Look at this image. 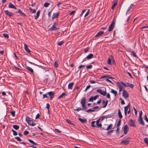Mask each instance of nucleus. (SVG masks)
<instances>
[{
	"label": "nucleus",
	"mask_w": 148,
	"mask_h": 148,
	"mask_svg": "<svg viewBox=\"0 0 148 148\" xmlns=\"http://www.w3.org/2000/svg\"><path fill=\"white\" fill-rule=\"evenodd\" d=\"M12 131L13 132V134L14 135L16 136V135H17V134H17V132L16 131H15L13 129H12Z\"/></svg>",
	"instance_id": "38"
},
{
	"label": "nucleus",
	"mask_w": 148,
	"mask_h": 148,
	"mask_svg": "<svg viewBox=\"0 0 148 148\" xmlns=\"http://www.w3.org/2000/svg\"><path fill=\"white\" fill-rule=\"evenodd\" d=\"M114 130H111L108 132L107 133V135H110L111 134V133L113 132Z\"/></svg>",
	"instance_id": "40"
},
{
	"label": "nucleus",
	"mask_w": 148,
	"mask_h": 148,
	"mask_svg": "<svg viewBox=\"0 0 148 148\" xmlns=\"http://www.w3.org/2000/svg\"><path fill=\"white\" fill-rule=\"evenodd\" d=\"M15 138L18 141H21V140L18 137H16Z\"/></svg>",
	"instance_id": "51"
},
{
	"label": "nucleus",
	"mask_w": 148,
	"mask_h": 148,
	"mask_svg": "<svg viewBox=\"0 0 148 148\" xmlns=\"http://www.w3.org/2000/svg\"><path fill=\"white\" fill-rule=\"evenodd\" d=\"M3 36L6 38H9V36L7 34L4 33L3 34Z\"/></svg>",
	"instance_id": "41"
},
{
	"label": "nucleus",
	"mask_w": 148,
	"mask_h": 148,
	"mask_svg": "<svg viewBox=\"0 0 148 148\" xmlns=\"http://www.w3.org/2000/svg\"><path fill=\"white\" fill-rule=\"evenodd\" d=\"M78 120L82 123H85L87 122V120L85 119L79 118Z\"/></svg>",
	"instance_id": "24"
},
{
	"label": "nucleus",
	"mask_w": 148,
	"mask_h": 148,
	"mask_svg": "<svg viewBox=\"0 0 148 148\" xmlns=\"http://www.w3.org/2000/svg\"><path fill=\"white\" fill-rule=\"evenodd\" d=\"M63 41H62L58 42L57 44L59 46H61L62 45V44L63 43Z\"/></svg>",
	"instance_id": "48"
},
{
	"label": "nucleus",
	"mask_w": 148,
	"mask_h": 148,
	"mask_svg": "<svg viewBox=\"0 0 148 148\" xmlns=\"http://www.w3.org/2000/svg\"><path fill=\"white\" fill-rule=\"evenodd\" d=\"M95 122V121H92L91 122V126L92 127H95L94 124Z\"/></svg>",
	"instance_id": "47"
},
{
	"label": "nucleus",
	"mask_w": 148,
	"mask_h": 148,
	"mask_svg": "<svg viewBox=\"0 0 148 148\" xmlns=\"http://www.w3.org/2000/svg\"><path fill=\"white\" fill-rule=\"evenodd\" d=\"M15 111H11L10 112V113L11 115L13 116H15Z\"/></svg>",
	"instance_id": "44"
},
{
	"label": "nucleus",
	"mask_w": 148,
	"mask_h": 148,
	"mask_svg": "<svg viewBox=\"0 0 148 148\" xmlns=\"http://www.w3.org/2000/svg\"><path fill=\"white\" fill-rule=\"evenodd\" d=\"M110 92L113 94L114 95V96H116L117 93V92L116 91L112 89H111V91H110Z\"/></svg>",
	"instance_id": "25"
},
{
	"label": "nucleus",
	"mask_w": 148,
	"mask_h": 148,
	"mask_svg": "<svg viewBox=\"0 0 148 148\" xmlns=\"http://www.w3.org/2000/svg\"><path fill=\"white\" fill-rule=\"evenodd\" d=\"M55 131L57 132L58 133H60L62 132V131H61L59 130L56 129H55Z\"/></svg>",
	"instance_id": "63"
},
{
	"label": "nucleus",
	"mask_w": 148,
	"mask_h": 148,
	"mask_svg": "<svg viewBox=\"0 0 148 148\" xmlns=\"http://www.w3.org/2000/svg\"><path fill=\"white\" fill-rule=\"evenodd\" d=\"M73 85L74 83L73 82L69 83L68 85V89H72Z\"/></svg>",
	"instance_id": "17"
},
{
	"label": "nucleus",
	"mask_w": 148,
	"mask_h": 148,
	"mask_svg": "<svg viewBox=\"0 0 148 148\" xmlns=\"http://www.w3.org/2000/svg\"><path fill=\"white\" fill-rule=\"evenodd\" d=\"M66 121L69 124L73 125H74L69 120L66 119Z\"/></svg>",
	"instance_id": "43"
},
{
	"label": "nucleus",
	"mask_w": 148,
	"mask_h": 148,
	"mask_svg": "<svg viewBox=\"0 0 148 148\" xmlns=\"http://www.w3.org/2000/svg\"><path fill=\"white\" fill-rule=\"evenodd\" d=\"M118 114L119 117L120 119H121L123 117V116L122 115L120 109H119L118 110Z\"/></svg>",
	"instance_id": "22"
},
{
	"label": "nucleus",
	"mask_w": 148,
	"mask_h": 148,
	"mask_svg": "<svg viewBox=\"0 0 148 148\" xmlns=\"http://www.w3.org/2000/svg\"><path fill=\"white\" fill-rule=\"evenodd\" d=\"M117 1H115L114 2V3L111 7V8L112 9H114V8L117 5Z\"/></svg>",
	"instance_id": "27"
},
{
	"label": "nucleus",
	"mask_w": 148,
	"mask_h": 148,
	"mask_svg": "<svg viewBox=\"0 0 148 148\" xmlns=\"http://www.w3.org/2000/svg\"><path fill=\"white\" fill-rule=\"evenodd\" d=\"M49 107H50L49 104V103H47V104L46 108L48 109V112H49Z\"/></svg>",
	"instance_id": "53"
},
{
	"label": "nucleus",
	"mask_w": 148,
	"mask_h": 148,
	"mask_svg": "<svg viewBox=\"0 0 148 148\" xmlns=\"http://www.w3.org/2000/svg\"><path fill=\"white\" fill-rule=\"evenodd\" d=\"M30 12H32V13H35L36 12V10H34L33 9H32L31 8H29Z\"/></svg>",
	"instance_id": "32"
},
{
	"label": "nucleus",
	"mask_w": 148,
	"mask_h": 148,
	"mask_svg": "<svg viewBox=\"0 0 148 148\" xmlns=\"http://www.w3.org/2000/svg\"><path fill=\"white\" fill-rule=\"evenodd\" d=\"M92 67V66L91 65H88L86 66V69H91Z\"/></svg>",
	"instance_id": "45"
},
{
	"label": "nucleus",
	"mask_w": 148,
	"mask_h": 148,
	"mask_svg": "<svg viewBox=\"0 0 148 148\" xmlns=\"http://www.w3.org/2000/svg\"><path fill=\"white\" fill-rule=\"evenodd\" d=\"M8 7L9 8H14L15 9H16V7L11 3H9L8 5Z\"/></svg>",
	"instance_id": "16"
},
{
	"label": "nucleus",
	"mask_w": 148,
	"mask_h": 148,
	"mask_svg": "<svg viewBox=\"0 0 148 148\" xmlns=\"http://www.w3.org/2000/svg\"><path fill=\"white\" fill-rule=\"evenodd\" d=\"M86 99L85 98H83L81 101V103L82 105V107L85 110L87 109V108L85 106V103L86 102Z\"/></svg>",
	"instance_id": "3"
},
{
	"label": "nucleus",
	"mask_w": 148,
	"mask_h": 148,
	"mask_svg": "<svg viewBox=\"0 0 148 148\" xmlns=\"http://www.w3.org/2000/svg\"><path fill=\"white\" fill-rule=\"evenodd\" d=\"M130 103H128V105L125 106L124 107V112H125V115H126L127 114V110L128 109V108H130Z\"/></svg>",
	"instance_id": "9"
},
{
	"label": "nucleus",
	"mask_w": 148,
	"mask_h": 148,
	"mask_svg": "<svg viewBox=\"0 0 148 148\" xmlns=\"http://www.w3.org/2000/svg\"><path fill=\"white\" fill-rule=\"evenodd\" d=\"M13 127L16 130H18L19 128V126L17 125H14L13 126Z\"/></svg>",
	"instance_id": "33"
},
{
	"label": "nucleus",
	"mask_w": 148,
	"mask_h": 148,
	"mask_svg": "<svg viewBox=\"0 0 148 148\" xmlns=\"http://www.w3.org/2000/svg\"><path fill=\"white\" fill-rule=\"evenodd\" d=\"M89 10H88L87 11V12H86V14H85L84 16V17H86V16H88L89 13H90V12H89Z\"/></svg>",
	"instance_id": "55"
},
{
	"label": "nucleus",
	"mask_w": 148,
	"mask_h": 148,
	"mask_svg": "<svg viewBox=\"0 0 148 148\" xmlns=\"http://www.w3.org/2000/svg\"><path fill=\"white\" fill-rule=\"evenodd\" d=\"M23 134L25 135H26L29 134V132L28 131L25 130Z\"/></svg>",
	"instance_id": "58"
},
{
	"label": "nucleus",
	"mask_w": 148,
	"mask_h": 148,
	"mask_svg": "<svg viewBox=\"0 0 148 148\" xmlns=\"http://www.w3.org/2000/svg\"><path fill=\"white\" fill-rule=\"evenodd\" d=\"M120 129H119V127L118 128L117 127V129L116 130V134L117 135L119 134L120 133Z\"/></svg>",
	"instance_id": "42"
},
{
	"label": "nucleus",
	"mask_w": 148,
	"mask_h": 148,
	"mask_svg": "<svg viewBox=\"0 0 148 148\" xmlns=\"http://www.w3.org/2000/svg\"><path fill=\"white\" fill-rule=\"evenodd\" d=\"M50 4V3L46 2L44 3V6L45 7H47Z\"/></svg>",
	"instance_id": "36"
},
{
	"label": "nucleus",
	"mask_w": 148,
	"mask_h": 148,
	"mask_svg": "<svg viewBox=\"0 0 148 148\" xmlns=\"http://www.w3.org/2000/svg\"><path fill=\"white\" fill-rule=\"evenodd\" d=\"M121 119H120L119 120L116 126H117V127L118 128L119 127V126L120 125V124H121Z\"/></svg>",
	"instance_id": "35"
},
{
	"label": "nucleus",
	"mask_w": 148,
	"mask_h": 148,
	"mask_svg": "<svg viewBox=\"0 0 148 148\" xmlns=\"http://www.w3.org/2000/svg\"><path fill=\"white\" fill-rule=\"evenodd\" d=\"M95 111V110L94 109H89L88 110H87L86 112H93Z\"/></svg>",
	"instance_id": "46"
},
{
	"label": "nucleus",
	"mask_w": 148,
	"mask_h": 148,
	"mask_svg": "<svg viewBox=\"0 0 148 148\" xmlns=\"http://www.w3.org/2000/svg\"><path fill=\"white\" fill-rule=\"evenodd\" d=\"M131 55L132 56L134 57H136V58L138 57L136 55V53L135 52H134V51H132L131 53Z\"/></svg>",
	"instance_id": "34"
},
{
	"label": "nucleus",
	"mask_w": 148,
	"mask_h": 148,
	"mask_svg": "<svg viewBox=\"0 0 148 148\" xmlns=\"http://www.w3.org/2000/svg\"><path fill=\"white\" fill-rule=\"evenodd\" d=\"M25 121L27 122L28 124L31 121V118L28 116H26L25 118Z\"/></svg>",
	"instance_id": "20"
},
{
	"label": "nucleus",
	"mask_w": 148,
	"mask_h": 148,
	"mask_svg": "<svg viewBox=\"0 0 148 148\" xmlns=\"http://www.w3.org/2000/svg\"><path fill=\"white\" fill-rule=\"evenodd\" d=\"M85 66L84 65H80L78 67L79 69H81L82 67H84Z\"/></svg>",
	"instance_id": "59"
},
{
	"label": "nucleus",
	"mask_w": 148,
	"mask_h": 148,
	"mask_svg": "<svg viewBox=\"0 0 148 148\" xmlns=\"http://www.w3.org/2000/svg\"><path fill=\"white\" fill-rule=\"evenodd\" d=\"M98 96H99L98 95H96L94 97H93V100H95Z\"/></svg>",
	"instance_id": "64"
},
{
	"label": "nucleus",
	"mask_w": 148,
	"mask_h": 148,
	"mask_svg": "<svg viewBox=\"0 0 148 148\" xmlns=\"http://www.w3.org/2000/svg\"><path fill=\"white\" fill-rule=\"evenodd\" d=\"M90 85H89L88 86H87V87H86V88L85 89V92L87 90L90 88Z\"/></svg>",
	"instance_id": "60"
},
{
	"label": "nucleus",
	"mask_w": 148,
	"mask_h": 148,
	"mask_svg": "<svg viewBox=\"0 0 148 148\" xmlns=\"http://www.w3.org/2000/svg\"><path fill=\"white\" fill-rule=\"evenodd\" d=\"M129 130V127L127 125H125L124 127L123 132L124 134H127Z\"/></svg>",
	"instance_id": "8"
},
{
	"label": "nucleus",
	"mask_w": 148,
	"mask_h": 148,
	"mask_svg": "<svg viewBox=\"0 0 148 148\" xmlns=\"http://www.w3.org/2000/svg\"><path fill=\"white\" fill-rule=\"evenodd\" d=\"M29 124L32 126H34L36 125V123H34L33 122H32L31 123H29Z\"/></svg>",
	"instance_id": "62"
},
{
	"label": "nucleus",
	"mask_w": 148,
	"mask_h": 148,
	"mask_svg": "<svg viewBox=\"0 0 148 148\" xmlns=\"http://www.w3.org/2000/svg\"><path fill=\"white\" fill-rule=\"evenodd\" d=\"M67 94H65L64 93H63L59 97H58V99H60L61 97H62L63 96H67Z\"/></svg>",
	"instance_id": "30"
},
{
	"label": "nucleus",
	"mask_w": 148,
	"mask_h": 148,
	"mask_svg": "<svg viewBox=\"0 0 148 148\" xmlns=\"http://www.w3.org/2000/svg\"><path fill=\"white\" fill-rule=\"evenodd\" d=\"M83 110V108H78L76 109H75V110L74 109V110H76L77 111H80V110Z\"/></svg>",
	"instance_id": "49"
},
{
	"label": "nucleus",
	"mask_w": 148,
	"mask_h": 148,
	"mask_svg": "<svg viewBox=\"0 0 148 148\" xmlns=\"http://www.w3.org/2000/svg\"><path fill=\"white\" fill-rule=\"evenodd\" d=\"M16 12H17V13H19L21 15H22L24 16H26V15H25V14L23 12H21L20 10H19L18 11H17V12L16 11Z\"/></svg>",
	"instance_id": "29"
},
{
	"label": "nucleus",
	"mask_w": 148,
	"mask_h": 148,
	"mask_svg": "<svg viewBox=\"0 0 148 148\" xmlns=\"http://www.w3.org/2000/svg\"><path fill=\"white\" fill-rule=\"evenodd\" d=\"M28 141H29L31 143H32V144H33L34 145H38V144L36 143H35V142H34L33 140H31V139H28Z\"/></svg>",
	"instance_id": "31"
},
{
	"label": "nucleus",
	"mask_w": 148,
	"mask_h": 148,
	"mask_svg": "<svg viewBox=\"0 0 148 148\" xmlns=\"http://www.w3.org/2000/svg\"><path fill=\"white\" fill-rule=\"evenodd\" d=\"M104 33V32L103 31H99L97 33V34L95 36V37H99L100 36H101V35L103 34Z\"/></svg>",
	"instance_id": "18"
},
{
	"label": "nucleus",
	"mask_w": 148,
	"mask_h": 148,
	"mask_svg": "<svg viewBox=\"0 0 148 148\" xmlns=\"http://www.w3.org/2000/svg\"><path fill=\"white\" fill-rule=\"evenodd\" d=\"M108 102V100H106V102H105V101L104 100H103V101L102 102V103L103 104L105 103V104L102 106V108H105L107 106Z\"/></svg>",
	"instance_id": "19"
},
{
	"label": "nucleus",
	"mask_w": 148,
	"mask_h": 148,
	"mask_svg": "<svg viewBox=\"0 0 148 148\" xmlns=\"http://www.w3.org/2000/svg\"><path fill=\"white\" fill-rule=\"evenodd\" d=\"M130 125L131 126L133 127H136V125L135 124L134 121H133L132 119H131L130 121Z\"/></svg>",
	"instance_id": "10"
},
{
	"label": "nucleus",
	"mask_w": 148,
	"mask_h": 148,
	"mask_svg": "<svg viewBox=\"0 0 148 148\" xmlns=\"http://www.w3.org/2000/svg\"><path fill=\"white\" fill-rule=\"evenodd\" d=\"M26 69L27 70L30 72L32 73H34V71L33 69L31 67L28 66H27L26 67Z\"/></svg>",
	"instance_id": "21"
},
{
	"label": "nucleus",
	"mask_w": 148,
	"mask_h": 148,
	"mask_svg": "<svg viewBox=\"0 0 148 148\" xmlns=\"http://www.w3.org/2000/svg\"><path fill=\"white\" fill-rule=\"evenodd\" d=\"M98 127H101V123H96Z\"/></svg>",
	"instance_id": "61"
},
{
	"label": "nucleus",
	"mask_w": 148,
	"mask_h": 148,
	"mask_svg": "<svg viewBox=\"0 0 148 148\" xmlns=\"http://www.w3.org/2000/svg\"><path fill=\"white\" fill-rule=\"evenodd\" d=\"M54 65L56 68H57L58 66V64L56 61H55L54 63Z\"/></svg>",
	"instance_id": "50"
},
{
	"label": "nucleus",
	"mask_w": 148,
	"mask_h": 148,
	"mask_svg": "<svg viewBox=\"0 0 148 148\" xmlns=\"http://www.w3.org/2000/svg\"><path fill=\"white\" fill-rule=\"evenodd\" d=\"M121 83L122 85L125 87H128L133 88L134 87V85L132 84H130L129 83L127 82L125 83H123L122 82H121Z\"/></svg>",
	"instance_id": "2"
},
{
	"label": "nucleus",
	"mask_w": 148,
	"mask_h": 148,
	"mask_svg": "<svg viewBox=\"0 0 148 148\" xmlns=\"http://www.w3.org/2000/svg\"><path fill=\"white\" fill-rule=\"evenodd\" d=\"M24 49L25 50L28 52V53H30L31 52V51L29 49L28 46L26 44H24Z\"/></svg>",
	"instance_id": "15"
},
{
	"label": "nucleus",
	"mask_w": 148,
	"mask_h": 148,
	"mask_svg": "<svg viewBox=\"0 0 148 148\" xmlns=\"http://www.w3.org/2000/svg\"><path fill=\"white\" fill-rule=\"evenodd\" d=\"M89 49V47H87V48H85L84 50L85 53H86L88 51Z\"/></svg>",
	"instance_id": "52"
},
{
	"label": "nucleus",
	"mask_w": 148,
	"mask_h": 148,
	"mask_svg": "<svg viewBox=\"0 0 148 148\" xmlns=\"http://www.w3.org/2000/svg\"><path fill=\"white\" fill-rule=\"evenodd\" d=\"M59 14V12H57V13H54L53 14L52 16V19H53L55 18H57Z\"/></svg>",
	"instance_id": "14"
},
{
	"label": "nucleus",
	"mask_w": 148,
	"mask_h": 148,
	"mask_svg": "<svg viewBox=\"0 0 148 148\" xmlns=\"http://www.w3.org/2000/svg\"><path fill=\"white\" fill-rule=\"evenodd\" d=\"M93 57V55L92 53L89 54L87 57L86 58L87 59H90L92 58Z\"/></svg>",
	"instance_id": "23"
},
{
	"label": "nucleus",
	"mask_w": 148,
	"mask_h": 148,
	"mask_svg": "<svg viewBox=\"0 0 148 148\" xmlns=\"http://www.w3.org/2000/svg\"><path fill=\"white\" fill-rule=\"evenodd\" d=\"M48 94L50 97V99L51 100L54 97L55 93L53 91H50L47 92Z\"/></svg>",
	"instance_id": "6"
},
{
	"label": "nucleus",
	"mask_w": 148,
	"mask_h": 148,
	"mask_svg": "<svg viewBox=\"0 0 148 148\" xmlns=\"http://www.w3.org/2000/svg\"><path fill=\"white\" fill-rule=\"evenodd\" d=\"M145 117V121L147 122H148V119L147 117V116L146 115H145L144 116Z\"/></svg>",
	"instance_id": "56"
},
{
	"label": "nucleus",
	"mask_w": 148,
	"mask_h": 148,
	"mask_svg": "<svg viewBox=\"0 0 148 148\" xmlns=\"http://www.w3.org/2000/svg\"><path fill=\"white\" fill-rule=\"evenodd\" d=\"M111 62V60L110 59V58H109L108 59V61L107 62L108 64H110Z\"/></svg>",
	"instance_id": "54"
},
{
	"label": "nucleus",
	"mask_w": 148,
	"mask_h": 148,
	"mask_svg": "<svg viewBox=\"0 0 148 148\" xmlns=\"http://www.w3.org/2000/svg\"><path fill=\"white\" fill-rule=\"evenodd\" d=\"M40 10H38L37 12H36V17H35V19H37L38 17L39 16L40 14Z\"/></svg>",
	"instance_id": "26"
},
{
	"label": "nucleus",
	"mask_w": 148,
	"mask_h": 148,
	"mask_svg": "<svg viewBox=\"0 0 148 148\" xmlns=\"http://www.w3.org/2000/svg\"><path fill=\"white\" fill-rule=\"evenodd\" d=\"M131 138L130 137L126 138L125 139L122 140L120 143V144H123L125 145H128L130 142Z\"/></svg>",
	"instance_id": "1"
},
{
	"label": "nucleus",
	"mask_w": 148,
	"mask_h": 148,
	"mask_svg": "<svg viewBox=\"0 0 148 148\" xmlns=\"http://www.w3.org/2000/svg\"><path fill=\"white\" fill-rule=\"evenodd\" d=\"M56 24L57 23H55L52 25V27L49 28V30L51 31H53L58 29L59 28H56Z\"/></svg>",
	"instance_id": "11"
},
{
	"label": "nucleus",
	"mask_w": 148,
	"mask_h": 148,
	"mask_svg": "<svg viewBox=\"0 0 148 148\" xmlns=\"http://www.w3.org/2000/svg\"><path fill=\"white\" fill-rule=\"evenodd\" d=\"M139 121L140 122V124L142 125H144V123L143 120V118L142 117H139Z\"/></svg>",
	"instance_id": "28"
},
{
	"label": "nucleus",
	"mask_w": 148,
	"mask_h": 148,
	"mask_svg": "<svg viewBox=\"0 0 148 148\" xmlns=\"http://www.w3.org/2000/svg\"><path fill=\"white\" fill-rule=\"evenodd\" d=\"M122 95L124 98L127 99L129 96V95L127 92L125 90L123 89L122 93Z\"/></svg>",
	"instance_id": "4"
},
{
	"label": "nucleus",
	"mask_w": 148,
	"mask_h": 148,
	"mask_svg": "<svg viewBox=\"0 0 148 148\" xmlns=\"http://www.w3.org/2000/svg\"><path fill=\"white\" fill-rule=\"evenodd\" d=\"M121 83L118 82L117 83L118 85L119 86V91L121 92L123 90L124 87L122 85V84H121Z\"/></svg>",
	"instance_id": "13"
},
{
	"label": "nucleus",
	"mask_w": 148,
	"mask_h": 148,
	"mask_svg": "<svg viewBox=\"0 0 148 148\" xmlns=\"http://www.w3.org/2000/svg\"><path fill=\"white\" fill-rule=\"evenodd\" d=\"M144 142L148 145V138H145L144 139Z\"/></svg>",
	"instance_id": "39"
},
{
	"label": "nucleus",
	"mask_w": 148,
	"mask_h": 148,
	"mask_svg": "<svg viewBox=\"0 0 148 148\" xmlns=\"http://www.w3.org/2000/svg\"><path fill=\"white\" fill-rule=\"evenodd\" d=\"M112 124H110L108 126V127H107L106 130H109L110 129V128H111V127H112Z\"/></svg>",
	"instance_id": "37"
},
{
	"label": "nucleus",
	"mask_w": 148,
	"mask_h": 148,
	"mask_svg": "<svg viewBox=\"0 0 148 148\" xmlns=\"http://www.w3.org/2000/svg\"><path fill=\"white\" fill-rule=\"evenodd\" d=\"M115 25V21H113L111 23L110 26L109 27L108 29V31L109 32H110L112 31L114 28V26Z\"/></svg>",
	"instance_id": "5"
},
{
	"label": "nucleus",
	"mask_w": 148,
	"mask_h": 148,
	"mask_svg": "<svg viewBox=\"0 0 148 148\" xmlns=\"http://www.w3.org/2000/svg\"><path fill=\"white\" fill-rule=\"evenodd\" d=\"M89 101L92 102L93 101V97L91 96L89 99Z\"/></svg>",
	"instance_id": "57"
},
{
	"label": "nucleus",
	"mask_w": 148,
	"mask_h": 148,
	"mask_svg": "<svg viewBox=\"0 0 148 148\" xmlns=\"http://www.w3.org/2000/svg\"><path fill=\"white\" fill-rule=\"evenodd\" d=\"M97 92H99L101 95L105 96L106 94V91H103L100 89H99L97 90Z\"/></svg>",
	"instance_id": "7"
},
{
	"label": "nucleus",
	"mask_w": 148,
	"mask_h": 148,
	"mask_svg": "<svg viewBox=\"0 0 148 148\" xmlns=\"http://www.w3.org/2000/svg\"><path fill=\"white\" fill-rule=\"evenodd\" d=\"M4 12L6 15L9 16H12L13 15V14L12 12H9L7 10H4Z\"/></svg>",
	"instance_id": "12"
}]
</instances>
